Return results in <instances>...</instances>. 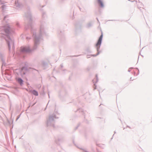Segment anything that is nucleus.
Returning <instances> with one entry per match:
<instances>
[{
    "label": "nucleus",
    "instance_id": "f257e3e1",
    "mask_svg": "<svg viewBox=\"0 0 152 152\" xmlns=\"http://www.w3.org/2000/svg\"><path fill=\"white\" fill-rule=\"evenodd\" d=\"M24 17L28 21V24L25 26V29L27 30L29 29H30L31 33L33 34V37L34 40V45L32 49H30L28 47H21L20 51L16 52L18 56L23 58L25 56V54L30 53L36 50L39 44V41L42 39L44 36H47L46 31L45 28V22L43 23L41 21L39 33L37 34V31L34 28L32 23V16L30 11L29 10L25 13Z\"/></svg>",
    "mask_w": 152,
    "mask_h": 152
},
{
    "label": "nucleus",
    "instance_id": "f03ea898",
    "mask_svg": "<svg viewBox=\"0 0 152 152\" xmlns=\"http://www.w3.org/2000/svg\"><path fill=\"white\" fill-rule=\"evenodd\" d=\"M4 33L2 37L5 40L8 46L9 50L10 52L11 46H12V50L14 54L15 53L14 51V41L11 38L10 36L14 32L13 30L10 25L7 24L4 26Z\"/></svg>",
    "mask_w": 152,
    "mask_h": 152
},
{
    "label": "nucleus",
    "instance_id": "7ed1b4c3",
    "mask_svg": "<svg viewBox=\"0 0 152 152\" xmlns=\"http://www.w3.org/2000/svg\"><path fill=\"white\" fill-rule=\"evenodd\" d=\"M58 118L56 117L54 114L50 115L48 118L47 119L46 124L47 126H51L55 128V119Z\"/></svg>",
    "mask_w": 152,
    "mask_h": 152
},
{
    "label": "nucleus",
    "instance_id": "20e7f679",
    "mask_svg": "<svg viewBox=\"0 0 152 152\" xmlns=\"http://www.w3.org/2000/svg\"><path fill=\"white\" fill-rule=\"evenodd\" d=\"M27 68L26 67H23L20 69H16L14 71L16 76L23 77H24L26 73V70Z\"/></svg>",
    "mask_w": 152,
    "mask_h": 152
},
{
    "label": "nucleus",
    "instance_id": "39448f33",
    "mask_svg": "<svg viewBox=\"0 0 152 152\" xmlns=\"http://www.w3.org/2000/svg\"><path fill=\"white\" fill-rule=\"evenodd\" d=\"M103 37V34L102 33V34L100 36V37L99 38V39L95 45V47L96 48L97 53V54L96 55H92L91 56L95 57L96 56L98 55L99 54L100 52L99 51V50L100 47V46L102 43V39Z\"/></svg>",
    "mask_w": 152,
    "mask_h": 152
},
{
    "label": "nucleus",
    "instance_id": "423d86ee",
    "mask_svg": "<svg viewBox=\"0 0 152 152\" xmlns=\"http://www.w3.org/2000/svg\"><path fill=\"white\" fill-rule=\"evenodd\" d=\"M20 77V76H16V79L17 82L20 85L22 86L23 84V81Z\"/></svg>",
    "mask_w": 152,
    "mask_h": 152
},
{
    "label": "nucleus",
    "instance_id": "0eeeda50",
    "mask_svg": "<svg viewBox=\"0 0 152 152\" xmlns=\"http://www.w3.org/2000/svg\"><path fill=\"white\" fill-rule=\"evenodd\" d=\"M6 54L5 53L0 51V58L1 60L4 61L5 58Z\"/></svg>",
    "mask_w": 152,
    "mask_h": 152
},
{
    "label": "nucleus",
    "instance_id": "6e6552de",
    "mask_svg": "<svg viewBox=\"0 0 152 152\" xmlns=\"http://www.w3.org/2000/svg\"><path fill=\"white\" fill-rule=\"evenodd\" d=\"M15 6L18 8H21L23 6L22 4L20 3L18 0L15 1Z\"/></svg>",
    "mask_w": 152,
    "mask_h": 152
},
{
    "label": "nucleus",
    "instance_id": "1a4fd4ad",
    "mask_svg": "<svg viewBox=\"0 0 152 152\" xmlns=\"http://www.w3.org/2000/svg\"><path fill=\"white\" fill-rule=\"evenodd\" d=\"M97 3L101 7L103 8L104 7V4L101 0H97Z\"/></svg>",
    "mask_w": 152,
    "mask_h": 152
},
{
    "label": "nucleus",
    "instance_id": "9d476101",
    "mask_svg": "<svg viewBox=\"0 0 152 152\" xmlns=\"http://www.w3.org/2000/svg\"><path fill=\"white\" fill-rule=\"evenodd\" d=\"M32 94L35 96H38V92L35 90H33L31 92Z\"/></svg>",
    "mask_w": 152,
    "mask_h": 152
},
{
    "label": "nucleus",
    "instance_id": "9b49d317",
    "mask_svg": "<svg viewBox=\"0 0 152 152\" xmlns=\"http://www.w3.org/2000/svg\"><path fill=\"white\" fill-rule=\"evenodd\" d=\"M93 25V23L91 22H89L88 23L86 26V27L87 28H89L91 27Z\"/></svg>",
    "mask_w": 152,
    "mask_h": 152
},
{
    "label": "nucleus",
    "instance_id": "f8f14e48",
    "mask_svg": "<svg viewBox=\"0 0 152 152\" xmlns=\"http://www.w3.org/2000/svg\"><path fill=\"white\" fill-rule=\"evenodd\" d=\"M5 75H6L7 76L8 75V76H9V77L8 80H10L11 79V74H10V73L8 72H5Z\"/></svg>",
    "mask_w": 152,
    "mask_h": 152
},
{
    "label": "nucleus",
    "instance_id": "ddd939ff",
    "mask_svg": "<svg viewBox=\"0 0 152 152\" xmlns=\"http://www.w3.org/2000/svg\"><path fill=\"white\" fill-rule=\"evenodd\" d=\"M46 17V13L44 12H42V17L43 19H45Z\"/></svg>",
    "mask_w": 152,
    "mask_h": 152
},
{
    "label": "nucleus",
    "instance_id": "4468645a",
    "mask_svg": "<svg viewBox=\"0 0 152 152\" xmlns=\"http://www.w3.org/2000/svg\"><path fill=\"white\" fill-rule=\"evenodd\" d=\"M42 64L43 66L44 67H46L47 66H48V64L47 63L45 62H42Z\"/></svg>",
    "mask_w": 152,
    "mask_h": 152
},
{
    "label": "nucleus",
    "instance_id": "2eb2a0df",
    "mask_svg": "<svg viewBox=\"0 0 152 152\" xmlns=\"http://www.w3.org/2000/svg\"><path fill=\"white\" fill-rule=\"evenodd\" d=\"M2 62V66H5V59H4V61L1 60Z\"/></svg>",
    "mask_w": 152,
    "mask_h": 152
},
{
    "label": "nucleus",
    "instance_id": "dca6fc26",
    "mask_svg": "<svg viewBox=\"0 0 152 152\" xmlns=\"http://www.w3.org/2000/svg\"><path fill=\"white\" fill-rule=\"evenodd\" d=\"M6 7V5H2L1 6V8L3 10H4L5 9Z\"/></svg>",
    "mask_w": 152,
    "mask_h": 152
},
{
    "label": "nucleus",
    "instance_id": "f3484780",
    "mask_svg": "<svg viewBox=\"0 0 152 152\" xmlns=\"http://www.w3.org/2000/svg\"><path fill=\"white\" fill-rule=\"evenodd\" d=\"M79 110L80 112H81L82 113V114H83V113L84 112L83 110V109H80Z\"/></svg>",
    "mask_w": 152,
    "mask_h": 152
},
{
    "label": "nucleus",
    "instance_id": "a211bd4d",
    "mask_svg": "<svg viewBox=\"0 0 152 152\" xmlns=\"http://www.w3.org/2000/svg\"><path fill=\"white\" fill-rule=\"evenodd\" d=\"M16 25L18 27H19V26H20L19 24L18 23V22L17 23H16Z\"/></svg>",
    "mask_w": 152,
    "mask_h": 152
},
{
    "label": "nucleus",
    "instance_id": "6ab92c4d",
    "mask_svg": "<svg viewBox=\"0 0 152 152\" xmlns=\"http://www.w3.org/2000/svg\"><path fill=\"white\" fill-rule=\"evenodd\" d=\"M96 82H97L98 81V76L97 75H96Z\"/></svg>",
    "mask_w": 152,
    "mask_h": 152
},
{
    "label": "nucleus",
    "instance_id": "aec40b11",
    "mask_svg": "<svg viewBox=\"0 0 152 152\" xmlns=\"http://www.w3.org/2000/svg\"><path fill=\"white\" fill-rule=\"evenodd\" d=\"M133 67L130 68L129 69H128V72H130V69H133Z\"/></svg>",
    "mask_w": 152,
    "mask_h": 152
},
{
    "label": "nucleus",
    "instance_id": "412c9836",
    "mask_svg": "<svg viewBox=\"0 0 152 152\" xmlns=\"http://www.w3.org/2000/svg\"><path fill=\"white\" fill-rule=\"evenodd\" d=\"M61 68L62 69L63 67V65L62 64H61Z\"/></svg>",
    "mask_w": 152,
    "mask_h": 152
},
{
    "label": "nucleus",
    "instance_id": "4be33fe9",
    "mask_svg": "<svg viewBox=\"0 0 152 152\" xmlns=\"http://www.w3.org/2000/svg\"><path fill=\"white\" fill-rule=\"evenodd\" d=\"M20 118V115L19 116H18L17 118L16 119V121H17L18 119L19 118Z\"/></svg>",
    "mask_w": 152,
    "mask_h": 152
},
{
    "label": "nucleus",
    "instance_id": "5701e85b",
    "mask_svg": "<svg viewBox=\"0 0 152 152\" xmlns=\"http://www.w3.org/2000/svg\"><path fill=\"white\" fill-rule=\"evenodd\" d=\"M94 86H95V87L94 88V89H96V85L95 84H94Z\"/></svg>",
    "mask_w": 152,
    "mask_h": 152
},
{
    "label": "nucleus",
    "instance_id": "b1692460",
    "mask_svg": "<svg viewBox=\"0 0 152 152\" xmlns=\"http://www.w3.org/2000/svg\"><path fill=\"white\" fill-rule=\"evenodd\" d=\"M136 69H138V72H139L138 73H137V75H138L139 74V69H138V68H136Z\"/></svg>",
    "mask_w": 152,
    "mask_h": 152
},
{
    "label": "nucleus",
    "instance_id": "393cba45",
    "mask_svg": "<svg viewBox=\"0 0 152 152\" xmlns=\"http://www.w3.org/2000/svg\"><path fill=\"white\" fill-rule=\"evenodd\" d=\"M30 39V38L29 37H26V39Z\"/></svg>",
    "mask_w": 152,
    "mask_h": 152
},
{
    "label": "nucleus",
    "instance_id": "a878e982",
    "mask_svg": "<svg viewBox=\"0 0 152 152\" xmlns=\"http://www.w3.org/2000/svg\"><path fill=\"white\" fill-rule=\"evenodd\" d=\"M42 94V95H44L45 94V93L44 92H43V93L42 94Z\"/></svg>",
    "mask_w": 152,
    "mask_h": 152
},
{
    "label": "nucleus",
    "instance_id": "bb28decb",
    "mask_svg": "<svg viewBox=\"0 0 152 152\" xmlns=\"http://www.w3.org/2000/svg\"><path fill=\"white\" fill-rule=\"evenodd\" d=\"M6 77L7 78V79L8 80V78H9V76H8V75H7L6 76Z\"/></svg>",
    "mask_w": 152,
    "mask_h": 152
},
{
    "label": "nucleus",
    "instance_id": "cd10ccee",
    "mask_svg": "<svg viewBox=\"0 0 152 152\" xmlns=\"http://www.w3.org/2000/svg\"><path fill=\"white\" fill-rule=\"evenodd\" d=\"M58 140L59 141H61L62 140H61V139H58Z\"/></svg>",
    "mask_w": 152,
    "mask_h": 152
},
{
    "label": "nucleus",
    "instance_id": "c85d7f7f",
    "mask_svg": "<svg viewBox=\"0 0 152 152\" xmlns=\"http://www.w3.org/2000/svg\"><path fill=\"white\" fill-rule=\"evenodd\" d=\"M89 56H88V55H87V58H90V57H89Z\"/></svg>",
    "mask_w": 152,
    "mask_h": 152
},
{
    "label": "nucleus",
    "instance_id": "c756f323",
    "mask_svg": "<svg viewBox=\"0 0 152 152\" xmlns=\"http://www.w3.org/2000/svg\"><path fill=\"white\" fill-rule=\"evenodd\" d=\"M78 126H77V127L75 128V129H77Z\"/></svg>",
    "mask_w": 152,
    "mask_h": 152
},
{
    "label": "nucleus",
    "instance_id": "7c9ffc66",
    "mask_svg": "<svg viewBox=\"0 0 152 152\" xmlns=\"http://www.w3.org/2000/svg\"><path fill=\"white\" fill-rule=\"evenodd\" d=\"M111 21H116V20H111Z\"/></svg>",
    "mask_w": 152,
    "mask_h": 152
},
{
    "label": "nucleus",
    "instance_id": "2f4dec72",
    "mask_svg": "<svg viewBox=\"0 0 152 152\" xmlns=\"http://www.w3.org/2000/svg\"><path fill=\"white\" fill-rule=\"evenodd\" d=\"M132 77H131V78H130V80H132Z\"/></svg>",
    "mask_w": 152,
    "mask_h": 152
},
{
    "label": "nucleus",
    "instance_id": "473e14b6",
    "mask_svg": "<svg viewBox=\"0 0 152 152\" xmlns=\"http://www.w3.org/2000/svg\"><path fill=\"white\" fill-rule=\"evenodd\" d=\"M35 103H34V104L32 105V106H34V105H35Z\"/></svg>",
    "mask_w": 152,
    "mask_h": 152
},
{
    "label": "nucleus",
    "instance_id": "72a5a7b5",
    "mask_svg": "<svg viewBox=\"0 0 152 152\" xmlns=\"http://www.w3.org/2000/svg\"><path fill=\"white\" fill-rule=\"evenodd\" d=\"M96 19H97V20L98 21H99V20H98V18H96Z\"/></svg>",
    "mask_w": 152,
    "mask_h": 152
},
{
    "label": "nucleus",
    "instance_id": "f704fd0d",
    "mask_svg": "<svg viewBox=\"0 0 152 152\" xmlns=\"http://www.w3.org/2000/svg\"><path fill=\"white\" fill-rule=\"evenodd\" d=\"M48 96H49V98H50V96H49V94H48Z\"/></svg>",
    "mask_w": 152,
    "mask_h": 152
},
{
    "label": "nucleus",
    "instance_id": "c9c22d12",
    "mask_svg": "<svg viewBox=\"0 0 152 152\" xmlns=\"http://www.w3.org/2000/svg\"><path fill=\"white\" fill-rule=\"evenodd\" d=\"M97 152H100V151H97Z\"/></svg>",
    "mask_w": 152,
    "mask_h": 152
},
{
    "label": "nucleus",
    "instance_id": "e433bc0d",
    "mask_svg": "<svg viewBox=\"0 0 152 152\" xmlns=\"http://www.w3.org/2000/svg\"><path fill=\"white\" fill-rule=\"evenodd\" d=\"M6 18V16H5L4 17V19H5V18Z\"/></svg>",
    "mask_w": 152,
    "mask_h": 152
},
{
    "label": "nucleus",
    "instance_id": "4c0bfd02",
    "mask_svg": "<svg viewBox=\"0 0 152 152\" xmlns=\"http://www.w3.org/2000/svg\"><path fill=\"white\" fill-rule=\"evenodd\" d=\"M136 74V72H134V75H135Z\"/></svg>",
    "mask_w": 152,
    "mask_h": 152
},
{
    "label": "nucleus",
    "instance_id": "58836bf2",
    "mask_svg": "<svg viewBox=\"0 0 152 152\" xmlns=\"http://www.w3.org/2000/svg\"><path fill=\"white\" fill-rule=\"evenodd\" d=\"M61 1H64V0H61Z\"/></svg>",
    "mask_w": 152,
    "mask_h": 152
},
{
    "label": "nucleus",
    "instance_id": "ea45409f",
    "mask_svg": "<svg viewBox=\"0 0 152 152\" xmlns=\"http://www.w3.org/2000/svg\"><path fill=\"white\" fill-rule=\"evenodd\" d=\"M127 127H129V128H130V127L129 126H127Z\"/></svg>",
    "mask_w": 152,
    "mask_h": 152
},
{
    "label": "nucleus",
    "instance_id": "a19ab883",
    "mask_svg": "<svg viewBox=\"0 0 152 152\" xmlns=\"http://www.w3.org/2000/svg\"><path fill=\"white\" fill-rule=\"evenodd\" d=\"M116 133V132L115 131L114 132V134H115Z\"/></svg>",
    "mask_w": 152,
    "mask_h": 152
},
{
    "label": "nucleus",
    "instance_id": "79ce46f5",
    "mask_svg": "<svg viewBox=\"0 0 152 152\" xmlns=\"http://www.w3.org/2000/svg\"><path fill=\"white\" fill-rule=\"evenodd\" d=\"M80 10L81 11V9L80 8Z\"/></svg>",
    "mask_w": 152,
    "mask_h": 152
},
{
    "label": "nucleus",
    "instance_id": "37998d69",
    "mask_svg": "<svg viewBox=\"0 0 152 152\" xmlns=\"http://www.w3.org/2000/svg\"><path fill=\"white\" fill-rule=\"evenodd\" d=\"M30 105L29 106V107H30Z\"/></svg>",
    "mask_w": 152,
    "mask_h": 152
},
{
    "label": "nucleus",
    "instance_id": "c03bdc74",
    "mask_svg": "<svg viewBox=\"0 0 152 152\" xmlns=\"http://www.w3.org/2000/svg\"><path fill=\"white\" fill-rule=\"evenodd\" d=\"M34 70H36V69H34Z\"/></svg>",
    "mask_w": 152,
    "mask_h": 152
},
{
    "label": "nucleus",
    "instance_id": "a18cd8bd",
    "mask_svg": "<svg viewBox=\"0 0 152 152\" xmlns=\"http://www.w3.org/2000/svg\"><path fill=\"white\" fill-rule=\"evenodd\" d=\"M0 2H1V0H0Z\"/></svg>",
    "mask_w": 152,
    "mask_h": 152
}]
</instances>
